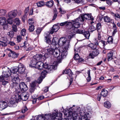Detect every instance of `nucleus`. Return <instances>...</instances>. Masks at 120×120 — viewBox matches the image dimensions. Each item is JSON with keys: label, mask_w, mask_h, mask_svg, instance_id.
<instances>
[{"label": "nucleus", "mask_w": 120, "mask_h": 120, "mask_svg": "<svg viewBox=\"0 0 120 120\" xmlns=\"http://www.w3.org/2000/svg\"><path fill=\"white\" fill-rule=\"evenodd\" d=\"M59 50L57 48H55V49H53L51 48L47 49V53L45 54V56L52 54L54 57L56 58L59 56Z\"/></svg>", "instance_id": "obj_1"}, {"label": "nucleus", "mask_w": 120, "mask_h": 120, "mask_svg": "<svg viewBox=\"0 0 120 120\" xmlns=\"http://www.w3.org/2000/svg\"><path fill=\"white\" fill-rule=\"evenodd\" d=\"M59 56L57 57V62L58 63L61 62L63 58L65 57L67 54V52L66 50H64L63 48H61L59 50Z\"/></svg>", "instance_id": "obj_2"}, {"label": "nucleus", "mask_w": 120, "mask_h": 120, "mask_svg": "<svg viewBox=\"0 0 120 120\" xmlns=\"http://www.w3.org/2000/svg\"><path fill=\"white\" fill-rule=\"evenodd\" d=\"M15 96L17 103L21 101L22 100L24 101L26 100L29 97V95L26 93L22 94L21 96L18 94H16Z\"/></svg>", "instance_id": "obj_3"}, {"label": "nucleus", "mask_w": 120, "mask_h": 120, "mask_svg": "<svg viewBox=\"0 0 120 120\" xmlns=\"http://www.w3.org/2000/svg\"><path fill=\"white\" fill-rule=\"evenodd\" d=\"M72 22H71V24L69 25V27H71L70 28L71 29L73 30L75 29V28H78L79 27L80 25V22H82L80 18L79 17L77 19H76L75 20L72 21Z\"/></svg>", "instance_id": "obj_4"}, {"label": "nucleus", "mask_w": 120, "mask_h": 120, "mask_svg": "<svg viewBox=\"0 0 120 120\" xmlns=\"http://www.w3.org/2000/svg\"><path fill=\"white\" fill-rule=\"evenodd\" d=\"M42 69L44 70L43 69H46L45 70H47L48 72H49L53 69L55 70L56 69L57 66L55 65H48V64L46 63L43 64L42 66Z\"/></svg>", "instance_id": "obj_5"}, {"label": "nucleus", "mask_w": 120, "mask_h": 120, "mask_svg": "<svg viewBox=\"0 0 120 120\" xmlns=\"http://www.w3.org/2000/svg\"><path fill=\"white\" fill-rule=\"evenodd\" d=\"M54 32H55V31H54L53 29L52 28L51 30L49 32H47L45 33L44 34V36L45 37L44 38V40L48 44L51 43L50 40L49 38V34H53Z\"/></svg>", "instance_id": "obj_6"}, {"label": "nucleus", "mask_w": 120, "mask_h": 120, "mask_svg": "<svg viewBox=\"0 0 120 120\" xmlns=\"http://www.w3.org/2000/svg\"><path fill=\"white\" fill-rule=\"evenodd\" d=\"M80 18L82 22L85 21V20H93L94 18L92 17L89 14H85L84 15H81V16L79 17Z\"/></svg>", "instance_id": "obj_7"}, {"label": "nucleus", "mask_w": 120, "mask_h": 120, "mask_svg": "<svg viewBox=\"0 0 120 120\" xmlns=\"http://www.w3.org/2000/svg\"><path fill=\"white\" fill-rule=\"evenodd\" d=\"M49 72H48L47 70H43V71H42L41 73L40 77L39 78L37 81V82L39 83H40L42 81L43 79L44 78L46 74L47 73Z\"/></svg>", "instance_id": "obj_8"}, {"label": "nucleus", "mask_w": 120, "mask_h": 120, "mask_svg": "<svg viewBox=\"0 0 120 120\" xmlns=\"http://www.w3.org/2000/svg\"><path fill=\"white\" fill-rule=\"evenodd\" d=\"M73 108L72 107L69 109L68 110H67L65 112H64V115L66 116L67 117H70L71 116V118H73V114H75V113H73Z\"/></svg>", "instance_id": "obj_9"}, {"label": "nucleus", "mask_w": 120, "mask_h": 120, "mask_svg": "<svg viewBox=\"0 0 120 120\" xmlns=\"http://www.w3.org/2000/svg\"><path fill=\"white\" fill-rule=\"evenodd\" d=\"M20 89L22 91H26L28 89L27 85L23 82H21L19 84Z\"/></svg>", "instance_id": "obj_10"}, {"label": "nucleus", "mask_w": 120, "mask_h": 120, "mask_svg": "<svg viewBox=\"0 0 120 120\" xmlns=\"http://www.w3.org/2000/svg\"><path fill=\"white\" fill-rule=\"evenodd\" d=\"M15 75L16 74H14L13 75H11V77L12 78L11 79H12V81L13 83L17 84L19 82V77L17 76L18 75L16 76Z\"/></svg>", "instance_id": "obj_11"}, {"label": "nucleus", "mask_w": 120, "mask_h": 120, "mask_svg": "<svg viewBox=\"0 0 120 120\" xmlns=\"http://www.w3.org/2000/svg\"><path fill=\"white\" fill-rule=\"evenodd\" d=\"M66 38L65 37L61 38L59 40H58V45L60 46H61L64 45L66 42L69 41L68 40L67 41Z\"/></svg>", "instance_id": "obj_12"}, {"label": "nucleus", "mask_w": 120, "mask_h": 120, "mask_svg": "<svg viewBox=\"0 0 120 120\" xmlns=\"http://www.w3.org/2000/svg\"><path fill=\"white\" fill-rule=\"evenodd\" d=\"M18 72L20 73H22L25 71V68L23 64L20 63L18 65Z\"/></svg>", "instance_id": "obj_13"}, {"label": "nucleus", "mask_w": 120, "mask_h": 120, "mask_svg": "<svg viewBox=\"0 0 120 120\" xmlns=\"http://www.w3.org/2000/svg\"><path fill=\"white\" fill-rule=\"evenodd\" d=\"M99 54L98 50L97 49H93L92 52L89 55L90 58H93L95 56H97Z\"/></svg>", "instance_id": "obj_14"}, {"label": "nucleus", "mask_w": 120, "mask_h": 120, "mask_svg": "<svg viewBox=\"0 0 120 120\" xmlns=\"http://www.w3.org/2000/svg\"><path fill=\"white\" fill-rule=\"evenodd\" d=\"M17 11L15 10L9 12L8 14V16L10 18H13L15 17L17 15Z\"/></svg>", "instance_id": "obj_15"}, {"label": "nucleus", "mask_w": 120, "mask_h": 120, "mask_svg": "<svg viewBox=\"0 0 120 120\" xmlns=\"http://www.w3.org/2000/svg\"><path fill=\"white\" fill-rule=\"evenodd\" d=\"M3 77L1 78V79H6V80H9V77L10 75V72H3L2 73ZM1 78L0 77V79Z\"/></svg>", "instance_id": "obj_16"}, {"label": "nucleus", "mask_w": 120, "mask_h": 120, "mask_svg": "<svg viewBox=\"0 0 120 120\" xmlns=\"http://www.w3.org/2000/svg\"><path fill=\"white\" fill-rule=\"evenodd\" d=\"M7 106V104L5 101H0V110H2L5 109Z\"/></svg>", "instance_id": "obj_17"}, {"label": "nucleus", "mask_w": 120, "mask_h": 120, "mask_svg": "<svg viewBox=\"0 0 120 120\" xmlns=\"http://www.w3.org/2000/svg\"><path fill=\"white\" fill-rule=\"evenodd\" d=\"M94 44L91 43L88 45V46L90 47L91 49H96L97 47L96 45H98V41L96 39L94 40Z\"/></svg>", "instance_id": "obj_18"}, {"label": "nucleus", "mask_w": 120, "mask_h": 120, "mask_svg": "<svg viewBox=\"0 0 120 120\" xmlns=\"http://www.w3.org/2000/svg\"><path fill=\"white\" fill-rule=\"evenodd\" d=\"M55 115H56V114L53 113L52 114H49L46 115L45 117L48 120H53L55 118Z\"/></svg>", "instance_id": "obj_19"}, {"label": "nucleus", "mask_w": 120, "mask_h": 120, "mask_svg": "<svg viewBox=\"0 0 120 120\" xmlns=\"http://www.w3.org/2000/svg\"><path fill=\"white\" fill-rule=\"evenodd\" d=\"M11 52L9 53L8 56L9 57H11L12 58H15L18 57L19 54L16 53L15 52L11 50Z\"/></svg>", "instance_id": "obj_20"}, {"label": "nucleus", "mask_w": 120, "mask_h": 120, "mask_svg": "<svg viewBox=\"0 0 120 120\" xmlns=\"http://www.w3.org/2000/svg\"><path fill=\"white\" fill-rule=\"evenodd\" d=\"M80 114L82 116L81 117V120H89L87 119V115L84 113L83 111L82 112V111H80Z\"/></svg>", "instance_id": "obj_21"}, {"label": "nucleus", "mask_w": 120, "mask_h": 120, "mask_svg": "<svg viewBox=\"0 0 120 120\" xmlns=\"http://www.w3.org/2000/svg\"><path fill=\"white\" fill-rule=\"evenodd\" d=\"M43 65V63L41 61H39L37 62L35 67L38 69L41 70L42 68V66Z\"/></svg>", "instance_id": "obj_22"}, {"label": "nucleus", "mask_w": 120, "mask_h": 120, "mask_svg": "<svg viewBox=\"0 0 120 120\" xmlns=\"http://www.w3.org/2000/svg\"><path fill=\"white\" fill-rule=\"evenodd\" d=\"M58 43V39L57 38L55 37L52 39V43L51 42V43L49 44L50 45L52 44L53 45L55 46Z\"/></svg>", "instance_id": "obj_23"}, {"label": "nucleus", "mask_w": 120, "mask_h": 120, "mask_svg": "<svg viewBox=\"0 0 120 120\" xmlns=\"http://www.w3.org/2000/svg\"><path fill=\"white\" fill-rule=\"evenodd\" d=\"M37 62V61L35 60L34 59V58H33L30 61V64H29L30 67L31 68L35 67Z\"/></svg>", "instance_id": "obj_24"}, {"label": "nucleus", "mask_w": 120, "mask_h": 120, "mask_svg": "<svg viewBox=\"0 0 120 120\" xmlns=\"http://www.w3.org/2000/svg\"><path fill=\"white\" fill-rule=\"evenodd\" d=\"M43 57V56L41 54H36L33 56V58L34 59L36 60L37 61L41 60Z\"/></svg>", "instance_id": "obj_25"}, {"label": "nucleus", "mask_w": 120, "mask_h": 120, "mask_svg": "<svg viewBox=\"0 0 120 120\" xmlns=\"http://www.w3.org/2000/svg\"><path fill=\"white\" fill-rule=\"evenodd\" d=\"M63 73V74H68L70 78H72V73L70 69H68L64 71Z\"/></svg>", "instance_id": "obj_26"}, {"label": "nucleus", "mask_w": 120, "mask_h": 120, "mask_svg": "<svg viewBox=\"0 0 120 120\" xmlns=\"http://www.w3.org/2000/svg\"><path fill=\"white\" fill-rule=\"evenodd\" d=\"M52 21H51L50 22H48V23H46L41 28H39L37 29L36 30V33L37 34H39L40 33L41 31L48 24H49L50 22H52Z\"/></svg>", "instance_id": "obj_27"}, {"label": "nucleus", "mask_w": 120, "mask_h": 120, "mask_svg": "<svg viewBox=\"0 0 120 120\" xmlns=\"http://www.w3.org/2000/svg\"><path fill=\"white\" fill-rule=\"evenodd\" d=\"M69 31H70L71 32L70 33L68 37L69 38H71L73 37L75 34V29H73L72 30L71 29V28H70L69 30Z\"/></svg>", "instance_id": "obj_28"}, {"label": "nucleus", "mask_w": 120, "mask_h": 120, "mask_svg": "<svg viewBox=\"0 0 120 120\" xmlns=\"http://www.w3.org/2000/svg\"><path fill=\"white\" fill-rule=\"evenodd\" d=\"M53 4V1L52 0H51L47 2L45 5L48 7L51 8L52 7Z\"/></svg>", "instance_id": "obj_29"}, {"label": "nucleus", "mask_w": 120, "mask_h": 120, "mask_svg": "<svg viewBox=\"0 0 120 120\" xmlns=\"http://www.w3.org/2000/svg\"><path fill=\"white\" fill-rule=\"evenodd\" d=\"M11 72L12 73L14 74H15V73L18 72V68L17 67H14L12 68L10 70Z\"/></svg>", "instance_id": "obj_30"}, {"label": "nucleus", "mask_w": 120, "mask_h": 120, "mask_svg": "<svg viewBox=\"0 0 120 120\" xmlns=\"http://www.w3.org/2000/svg\"><path fill=\"white\" fill-rule=\"evenodd\" d=\"M71 22H68V21H66L64 22L60 23V25L61 26H63L64 25H65L68 27H69V25H71Z\"/></svg>", "instance_id": "obj_31"}, {"label": "nucleus", "mask_w": 120, "mask_h": 120, "mask_svg": "<svg viewBox=\"0 0 120 120\" xmlns=\"http://www.w3.org/2000/svg\"><path fill=\"white\" fill-rule=\"evenodd\" d=\"M6 19L4 17L0 18V24L2 25L6 23Z\"/></svg>", "instance_id": "obj_32"}, {"label": "nucleus", "mask_w": 120, "mask_h": 120, "mask_svg": "<svg viewBox=\"0 0 120 120\" xmlns=\"http://www.w3.org/2000/svg\"><path fill=\"white\" fill-rule=\"evenodd\" d=\"M72 119L74 120H81V117H78L77 114L76 113L73 114Z\"/></svg>", "instance_id": "obj_33"}, {"label": "nucleus", "mask_w": 120, "mask_h": 120, "mask_svg": "<svg viewBox=\"0 0 120 120\" xmlns=\"http://www.w3.org/2000/svg\"><path fill=\"white\" fill-rule=\"evenodd\" d=\"M96 29L98 32H101V26L100 23H98L96 25Z\"/></svg>", "instance_id": "obj_34"}, {"label": "nucleus", "mask_w": 120, "mask_h": 120, "mask_svg": "<svg viewBox=\"0 0 120 120\" xmlns=\"http://www.w3.org/2000/svg\"><path fill=\"white\" fill-rule=\"evenodd\" d=\"M108 93V92L107 90L104 89L102 90L101 94L103 97H105L107 95Z\"/></svg>", "instance_id": "obj_35"}, {"label": "nucleus", "mask_w": 120, "mask_h": 120, "mask_svg": "<svg viewBox=\"0 0 120 120\" xmlns=\"http://www.w3.org/2000/svg\"><path fill=\"white\" fill-rule=\"evenodd\" d=\"M56 114V115H55V118L61 119V118L62 116V114L60 112H56V113H54Z\"/></svg>", "instance_id": "obj_36"}, {"label": "nucleus", "mask_w": 120, "mask_h": 120, "mask_svg": "<svg viewBox=\"0 0 120 120\" xmlns=\"http://www.w3.org/2000/svg\"><path fill=\"white\" fill-rule=\"evenodd\" d=\"M104 105L105 107L108 109L111 106V104L110 102L108 101L105 102L104 103Z\"/></svg>", "instance_id": "obj_37"}, {"label": "nucleus", "mask_w": 120, "mask_h": 120, "mask_svg": "<svg viewBox=\"0 0 120 120\" xmlns=\"http://www.w3.org/2000/svg\"><path fill=\"white\" fill-rule=\"evenodd\" d=\"M107 56H108V60L109 61L113 59V53L112 52H110L108 53Z\"/></svg>", "instance_id": "obj_38"}, {"label": "nucleus", "mask_w": 120, "mask_h": 120, "mask_svg": "<svg viewBox=\"0 0 120 120\" xmlns=\"http://www.w3.org/2000/svg\"><path fill=\"white\" fill-rule=\"evenodd\" d=\"M14 33L12 31H11L7 33V35L10 38H12L14 36Z\"/></svg>", "instance_id": "obj_39"}, {"label": "nucleus", "mask_w": 120, "mask_h": 120, "mask_svg": "<svg viewBox=\"0 0 120 120\" xmlns=\"http://www.w3.org/2000/svg\"><path fill=\"white\" fill-rule=\"evenodd\" d=\"M89 31H86L85 32V31L83 33V34L84 35V36L86 37L87 39H89V37L90 35Z\"/></svg>", "instance_id": "obj_40"}, {"label": "nucleus", "mask_w": 120, "mask_h": 120, "mask_svg": "<svg viewBox=\"0 0 120 120\" xmlns=\"http://www.w3.org/2000/svg\"><path fill=\"white\" fill-rule=\"evenodd\" d=\"M104 20L105 22H110L111 21V19L109 17L107 16L104 17Z\"/></svg>", "instance_id": "obj_41"}, {"label": "nucleus", "mask_w": 120, "mask_h": 120, "mask_svg": "<svg viewBox=\"0 0 120 120\" xmlns=\"http://www.w3.org/2000/svg\"><path fill=\"white\" fill-rule=\"evenodd\" d=\"M7 45V41H0V46L2 47H5Z\"/></svg>", "instance_id": "obj_42"}, {"label": "nucleus", "mask_w": 120, "mask_h": 120, "mask_svg": "<svg viewBox=\"0 0 120 120\" xmlns=\"http://www.w3.org/2000/svg\"><path fill=\"white\" fill-rule=\"evenodd\" d=\"M29 10V7H27L25 9L24 11V14L23 15V17L24 18H26V15L28 14V13Z\"/></svg>", "instance_id": "obj_43"}, {"label": "nucleus", "mask_w": 120, "mask_h": 120, "mask_svg": "<svg viewBox=\"0 0 120 120\" xmlns=\"http://www.w3.org/2000/svg\"><path fill=\"white\" fill-rule=\"evenodd\" d=\"M37 4L38 7H41L44 6L45 4L44 2L43 1H40L37 3Z\"/></svg>", "instance_id": "obj_44"}, {"label": "nucleus", "mask_w": 120, "mask_h": 120, "mask_svg": "<svg viewBox=\"0 0 120 120\" xmlns=\"http://www.w3.org/2000/svg\"><path fill=\"white\" fill-rule=\"evenodd\" d=\"M52 28L53 29L55 32L57 31L59 28V26L56 25H55L53 26Z\"/></svg>", "instance_id": "obj_45"}, {"label": "nucleus", "mask_w": 120, "mask_h": 120, "mask_svg": "<svg viewBox=\"0 0 120 120\" xmlns=\"http://www.w3.org/2000/svg\"><path fill=\"white\" fill-rule=\"evenodd\" d=\"M96 28L93 26H90L88 29V31L90 32H93L96 30Z\"/></svg>", "instance_id": "obj_46"}, {"label": "nucleus", "mask_w": 120, "mask_h": 120, "mask_svg": "<svg viewBox=\"0 0 120 120\" xmlns=\"http://www.w3.org/2000/svg\"><path fill=\"white\" fill-rule=\"evenodd\" d=\"M14 21L17 25H19L20 24V20L18 18H15L14 20Z\"/></svg>", "instance_id": "obj_47"}, {"label": "nucleus", "mask_w": 120, "mask_h": 120, "mask_svg": "<svg viewBox=\"0 0 120 120\" xmlns=\"http://www.w3.org/2000/svg\"><path fill=\"white\" fill-rule=\"evenodd\" d=\"M16 100H11L9 102V103L10 104H11V105H12V106H14L13 105H14V104H15L16 103H18H18L16 102L17 100L16 99V98H15Z\"/></svg>", "instance_id": "obj_48"}, {"label": "nucleus", "mask_w": 120, "mask_h": 120, "mask_svg": "<svg viewBox=\"0 0 120 120\" xmlns=\"http://www.w3.org/2000/svg\"><path fill=\"white\" fill-rule=\"evenodd\" d=\"M113 39L112 37L110 36L109 37L107 40V42L110 44H112V43Z\"/></svg>", "instance_id": "obj_49"}, {"label": "nucleus", "mask_w": 120, "mask_h": 120, "mask_svg": "<svg viewBox=\"0 0 120 120\" xmlns=\"http://www.w3.org/2000/svg\"><path fill=\"white\" fill-rule=\"evenodd\" d=\"M34 29V26L32 24H31L30 26H29V30L30 32L33 31Z\"/></svg>", "instance_id": "obj_50"}, {"label": "nucleus", "mask_w": 120, "mask_h": 120, "mask_svg": "<svg viewBox=\"0 0 120 120\" xmlns=\"http://www.w3.org/2000/svg\"><path fill=\"white\" fill-rule=\"evenodd\" d=\"M3 72H10L9 71H10V70L7 67H5L3 68Z\"/></svg>", "instance_id": "obj_51"}, {"label": "nucleus", "mask_w": 120, "mask_h": 120, "mask_svg": "<svg viewBox=\"0 0 120 120\" xmlns=\"http://www.w3.org/2000/svg\"><path fill=\"white\" fill-rule=\"evenodd\" d=\"M69 41H68L67 42H66V43L64 45H64L65 50H66L68 49V48L69 47Z\"/></svg>", "instance_id": "obj_52"}, {"label": "nucleus", "mask_w": 120, "mask_h": 120, "mask_svg": "<svg viewBox=\"0 0 120 120\" xmlns=\"http://www.w3.org/2000/svg\"><path fill=\"white\" fill-rule=\"evenodd\" d=\"M6 10L1 9L0 10V14L2 16L6 14Z\"/></svg>", "instance_id": "obj_53"}, {"label": "nucleus", "mask_w": 120, "mask_h": 120, "mask_svg": "<svg viewBox=\"0 0 120 120\" xmlns=\"http://www.w3.org/2000/svg\"><path fill=\"white\" fill-rule=\"evenodd\" d=\"M21 34L22 36H24L26 34V30L24 29H22L21 31Z\"/></svg>", "instance_id": "obj_54"}, {"label": "nucleus", "mask_w": 120, "mask_h": 120, "mask_svg": "<svg viewBox=\"0 0 120 120\" xmlns=\"http://www.w3.org/2000/svg\"><path fill=\"white\" fill-rule=\"evenodd\" d=\"M28 22L29 24L31 25V24L32 25L34 23V20L33 19H29Z\"/></svg>", "instance_id": "obj_55"}, {"label": "nucleus", "mask_w": 120, "mask_h": 120, "mask_svg": "<svg viewBox=\"0 0 120 120\" xmlns=\"http://www.w3.org/2000/svg\"><path fill=\"white\" fill-rule=\"evenodd\" d=\"M45 118L40 115H39L37 118V120H45Z\"/></svg>", "instance_id": "obj_56"}, {"label": "nucleus", "mask_w": 120, "mask_h": 120, "mask_svg": "<svg viewBox=\"0 0 120 120\" xmlns=\"http://www.w3.org/2000/svg\"><path fill=\"white\" fill-rule=\"evenodd\" d=\"M12 30L15 32H16L17 31V28L16 25H13L12 27Z\"/></svg>", "instance_id": "obj_57"}, {"label": "nucleus", "mask_w": 120, "mask_h": 120, "mask_svg": "<svg viewBox=\"0 0 120 120\" xmlns=\"http://www.w3.org/2000/svg\"><path fill=\"white\" fill-rule=\"evenodd\" d=\"M12 18H9L7 20V22L8 24H12L13 23V21L12 19Z\"/></svg>", "instance_id": "obj_58"}, {"label": "nucleus", "mask_w": 120, "mask_h": 120, "mask_svg": "<svg viewBox=\"0 0 120 120\" xmlns=\"http://www.w3.org/2000/svg\"><path fill=\"white\" fill-rule=\"evenodd\" d=\"M3 26V29L4 30H7L8 28V23H6Z\"/></svg>", "instance_id": "obj_59"}, {"label": "nucleus", "mask_w": 120, "mask_h": 120, "mask_svg": "<svg viewBox=\"0 0 120 120\" xmlns=\"http://www.w3.org/2000/svg\"><path fill=\"white\" fill-rule=\"evenodd\" d=\"M28 109L26 106L23 107L22 109V113H24L26 112Z\"/></svg>", "instance_id": "obj_60"}, {"label": "nucleus", "mask_w": 120, "mask_h": 120, "mask_svg": "<svg viewBox=\"0 0 120 120\" xmlns=\"http://www.w3.org/2000/svg\"><path fill=\"white\" fill-rule=\"evenodd\" d=\"M3 79L2 80H1V79L0 80V81H2V84L3 85H6L7 83H8V80H7L6 81L5 80V79Z\"/></svg>", "instance_id": "obj_61"}, {"label": "nucleus", "mask_w": 120, "mask_h": 120, "mask_svg": "<svg viewBox=\"0 0 120 120\" xmlns=\"http://www.w3.org/2000/svg\"><path fill=\"white\" fill-rule=\"evenodd\" d=\"M80 58L79 56L77 53H75L74 56V58L76 60H77Z\"/></svg>", "instance_id": "obj_62"}, {"label": "nucleus", "mask_w": 120, "mask_h": 120, "mask_svg": "<svg viewBox=\"0 0 120 120\" xmlns=\"http://www.w3.org/2000/svg\"><path fill=\"white\" fill-rule=\"evenodd\" d=\"M22 38L21 36L20 35L18 36L17 37V41L18 42H20Z\"/></svg>", "instance_id": "obj_63"}, {"label": "nucleus", "mask_w": 120, "mask_h": 120, "mask_svg": "<svg viewBox=\"0 0 120 120\" xmlns=\"http://www.w3.org/2000/svg\"><path fill=\"white\" fill-rule=\"evenodd\" d=\"M106 3L109 5H111L112 4L113 2L109 0H106Z\"/></svg>", "instance_id": "obj_64"}]
</instances>
